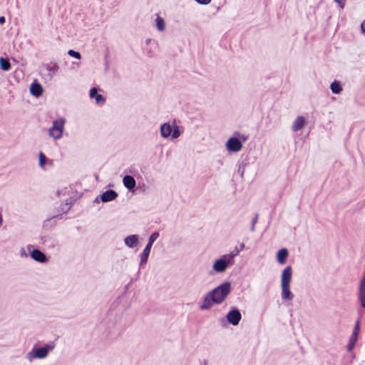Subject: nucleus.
Listing matches in <instances>:
<instances>
[{"mask_svg":"<svg viewBox=\"0 0 365 365\" xmlns=\"http://www.w3.org/2000/svg\"><path fill=\"white\" fill-rule=\"evenodd\" d=\"M155 26L159 31H163L165 29V22L160 16L157 15L155 19Z\"/></svg>","mask_w":365,"mask_h":365,"instance_id":"6ab92c4d","label":"nucleus"},{"mask_svg":"<svg viewBox=\"0 0 365 365\" xmlns=\"http://www.w3.org/2000/svg\"><path fill=\"white\" fill-rule=\"evenodd\" d=\"M117 196L118 193L115 190H109L104 192L101 195V200L103 202H107L115 200L117 197Z\"/></svg>","mask_w":365,"mask_h":365,"instance_id":"9d476101","label":"nucleus"},{"mask_svg":"<svg viewBox=\"0 0 365 365\" xmlns=\"http://www.w3.org/2000/svg\"><path fill=\"white\" fill-rule=\"evenodd\" d=\"M357 336H358V334L356 333V331H353V333L349 339V344L347 345V350L349 351H351L354 349L355 344L356 342V340H357Z\"/></svg>","mask_w":365,"mask_h":365,"instance_id":"a211bd4d","label":"nucleus"},{"mask_svg":"<svg viewBox=\"0 0 365 365\" xmlns=\"http://www.w3.org/2000/svg\"><path fill=\"white\" fill-rule=\"evenodd\" d=\"M46 160V156L42 153H40L38 155V161H39V165L41 168H44Z\"/></svg>","mask_w":365,"mask_h":365,"instance_id":"393cba45","label":"nucleus"},{"mask_svg":"<svg viewBox=\"0 0 365 365\" xmlns=\"http://www.w3.org/2000/svg\"><path fill=\"white\" fill-rule=\"evenodd\" d=\"M292 279V268L287 267L282 272L281 285L290 284Z\"/></svg>","mask_w":365,"mask_h":365,"instance_id":"1a4fd4ad","label":"nucleus"},{"mask_svg":"<svg viewBox=\"0 0 365 365\" xmlns=\"http://www.w3.org/2000/svg\"><path fill=\"white\" fill-rule=\"evenodd\" d=\"M181 133L182 131L175 124V121L172 123H165L160 126V135L163 138H168L171 136L173 139H176L180 136Z\"/></svg>","mask_w":365,"mask_h":365,"instance_id":"20e7f679","label":"nucleus"},{"mask_svg":"<svg viewBox=\"0 0 365 365\" xmlns=\"http://www.w3.org/2000/svg\"><path fill=\"white\" fill-rule=\"evenodd\" d=\"M32 247V250L31 251H34V252H36V251H38V250L36 249V248H34L32 246L31 247H29V250L31 251V249Z\"/></svg>","mask_w":365,"mask_h":365,"instance_id":"2f4dec72","label":"nucleus"},{"mask_svg":"<svg viewBox=\"0 0 365 365\" xmlns=\"http://www.w3.org/2000/svg\"><path fill=\"white\" fill-rule=\"evenodd\" d=\"M238 253L239 252H230V254L224 255L214 262L213 269L216 272H225L228 266L233 264L234 258Z\"/></svg>","mask_w":365,"mask_h":365,"instance_id":"7ed1b4c3","label":"nucleus"},{"mask_svg":"<svg viewBox=\"0 0 365 365\" xmlns=\"http://www.w3.org/2000/svg\"><path fill=\"white\" fill-rule=\"evenodd\" d=\"M5 22V18L4 16L0 17V24H3Z\"/></svg>","mask_w":365,"mask_h":365,"instance_id":"c756f323","label":"nucleus"},{"mask_svg":"<svg viewBox=\"0 0 365 365\" xmlns=\"http://www.w3.org/2000/svg\"><path fill=\"white\" fill-rule=\"evenodd\" d=\"M68 55L70 56L74 57V58H78V59H80L81 58V53L79 52L76 51L72 50V49L69 50L68 51Z\"/></svg>","mask_w":365,"mask_h":365,"instance_id":"a878e982","label":"nucleus"},{"mask_svg":"<svg viewBox=\"0 0 365 365\" xmlns=\"http://www.w3.org/2000/svg\"><path fill=\"white\" fill-rule=\"evenodd\" d=\"M158 237V233L154 232L153 233L150 238L148 245H146L145 248L143 251H150L152 247L153 243L157 240Z\"/></svg>","mask_w":365,"mask_h":365,"instance_id":"aec40b11","label":"nucleus"},{"mask_svg":"<svg viewBox=\"0 0 365 365\" xmlns=\"http://www.w3.org/2000/svg\"><path fill=\"white\" fill-rule=\"evenodd\" d=\"M21 255L27 257L29 255L33 259L38 262H46L48 257L46 256L44 252H21Z\"/></svg>","mask_w":365,"mask_h":365,"instance_id":"6e6552de","label":"nucleus"},{"mask_svg":"<svg viewBox=\"0 0 365 365\" xmlns=\"http://www.w3.org/2000/svg\"><path fill=\"white\" fill-rule=\"evenodd\" d=\"M231 291V284L230 282H224L220 286L212 289L210 294L215 304H221Z\"/></svg>","mask_w":365,"mask_h":365,"instance_id":"f257e3e1","label":"nucleus"},{"mask_svg":"<svg viewBox=\"0 0 365 365\" xmlns=\"http://www.w3.org/2000/svg\"><path fill=\"white\" fill-rule=\"evenodd\" d=\"M361 29L363 33L365 34V21H364L361 24Z\"/></svg>","mask_w":365,"mask_h":365,"instance_id":"cd10ccee","label":"nucleus"},{"mask_svg":"<svg viewBox=\"0 0 365 365\" xmlns=\"http://www.w3.org/2000/svg\"><path fill=\"white\" fill-rule=\"evenodd\" d=\"M331 91L335 93V94H338L341 92V86L339 85V83L336 81H334L331 84Z\"/></svg>","mask_w":365,"mask_h":365,"instance_id":"4be33fe9","label":"nucleus"},{"mask_svg":"<svg viewBox=\"0 0 365 365\" xmlns=\"http://www.w3.org/2000/svg\"><path fill=\"white\" fill-rule=\"evenodd\" d=\"M138 240V237L135 235H130L125 238V245L130 248H133L134 246L137 244Z\"/></svg>","mask_w":365,"mask_h":365,"instance_id":"f3484780","label":"nucleus"},{"mask_svg":"<svg viewBox=\"0 0 365 365\" xmlns=\"http://www.w3.org/2000/svg\"><path fill=\"white\" fill-rule=\"evenodd\" d=\"M54 348L55 344L53 342L48 343L42 347L34 348L26 354V359L29 361H32L34 359H44L48 356L49 351Z\"/></svg>","mask_w":365,"mask_h":365,"instance_id":"f03ea898","label":"nucleus"},{"mask_svg":"<svg viewBox=\"0 0 365 365\" xmlns=\"http://www.w3.org/2000/svg\"><path fill=\"white\" fill-rule=\"evenodd\" d=\"M226 318L230 324L233 326H237L242 319V314L238 309L232 307L227 314Z\"/></svg>","mask_w":365,"mask_h":365,"instance_id":"423d86ee","label":"nucleus"},{"mask_svg":"<svg viewBox=\"0 0 365 365\" xmlns=\"http://www.w3.org/2000/svg\"><path fill=\"white\" fill-rule=\"evenodd\" d=\"M30 93L35 97H39L43 92V88L41 84L35 83L30 86Z\"/></svg>","mask_w":365,"mask_h":365,"instance_id":"dca6fc26","label":"nucleus"},{"mask_svg":"<svg viewBox=\"0 0 365 365\" xmlns=\"http://www.w3.org/2000/svg\"><path fill=\"white\" fill-rule=\"evenodd\" d=\"M289 252H277V261L279 264H284L288 257Z\"/></svg>","mask_w":365,"mask_h":365,"instance_id":"5701e85b","label":"nucleus"},{"mask_svg":"<svg viewBox=\"0 0 365 365\" xmlns=\"http://www.w3.org/2000/svg\"><path fill=\"white\" fill-rule=\"evenodd\" d=\"M0 67L3 71H9L11 68V64L8 60L0 58Z\"/></svg>","mask_w":365,"mask_h":365,"instance_id":"412c9836","label":"nucleus"},{"mask_svg":"<svg viewBox=\"0 0 365 365\" xmlns=\"http://www.w3.org/2000/svg\"><path fill=\"white\" fill-rule=\"evenodd\" d=\"M306 124V120L302 116H297L293 122L292 129L293 131L297 132L303 128Z\"/></svg>","mask_w":365,"mask_h":365,"instance_id":"9b49d317","label":"nucleus"},{"mask_svg":"<svg viewBox=\"0 0 365 365\" xmlns=\"http://www.w3.org/2000/svg\"><path fill=\"white\" fill-rule=\"evenodd\" d=\"M65 123L66 120L63 118L54 120L49 129V135L56 140L60 139L63 135Z\"/></svg>","mask_w":365,"mask_h":365,"instance_id":"39448f33","label":"nucleus"},{"mask_svg":"<svg viewBox=\"0 0 365 365\" xmlns=\"http://www.w3.org/2000/svg\"><path fill=\"white\" fill-rule=\"evenodd\" d=\"M56 68H57V66H55L54 68L49 69V71H53Z\"/></svg>","mask_w":365,"mask_h":365,"instance_id":"473e14b6","label":"nucleus"},{"mask_svg":"<svg viewBox=\"0 0 365 365\" xmlns=\"http://www.w3.org/2000/svg\"><path fill=\"white\" fill-rule=\"evenodd\" d=\"M213 304H215V302L212 300V297H211L210 294L209 293L203 299L202 303L200 306V309L202 310L209 309L212 307Z\"/></svg>","mask_w":365,"mask_h":365,"instance_id":"ddd939ff","label":"nucleus"},{"mask_svg":"<svg viewBox=\"0 0 365 365\" xmlns=\"http://www.w3.org/2000/svg\"><path fill=\"white\" fill-rule=\"evenodd\" d=\"M124 186L128 190H133L135 185L136 182L134 178L131 175H125L123 179Z\"/></svg>","mask_w":365,"mask_h":365,"instance_id":"2eb2a0df","label":"nucleus"},{"mask_svg":"<svg viewBox=\"0 0 365 365\" xmlns=\"http://www.w3.org/2000/svg\"><path fill=\"white\" fill-rule=\"evenodd\" d=\"M279 251L284 252V251H287V250L286 249L283 248V249L280 250Z\"/></svg>","mask_w":365,"mask_h":365,"instance_id":"f704fd0d","label":"nucleus"},{"mask_svg":"<svg viewBox=\"0 0 365 365\" xmlns=\"http://www.w3.org/2000/svg\"><path fill=\"white\" fill-rule=\"evenodd\" d=\"M334 1L339 4L341 9L344 7L345 0H334Z\"/></svg>","mask_w":365,"mask_h":365,"instance_id":"bb28decb","label":"nucleus"},{"mask_svg":"<svg viewBox=\"0 0 365 365\" xmlns=\"http://www.w3.org/2000/svg\"><path fill=\"white\" fill-rule=\"evenodd\" d=\"M282 287V298L284 300H292L294 294L290 291V284L281 285Z\"/></svg>","mask_w":365,"mask_h":365,"instance_id":"f8f14e48","label":"nucleus"},{"mask_svg":"<svg viewBox=\"0 0 365 365\" xmlns=\"http://www.w3.org/2000/svg\"><path fill=\"white\" fill-rule=\"evenodd\" d=\"M150 252H142L140 255V266L143 267L144 266L148 261V257H149Z\"/></svg>","mask_w":365,"mask_h":365,"instance_id":"b1692460","label":"nucleus"},{"mask_svg":"<svg viewBox=\"0 0 365 365\" xmlns=\"http://www.w3.org/2000/svg\"><path fill=\"white\" fill-rule=\"evenodd\" d=\"M56 195H57L58 196H59V195H60V191H59V190H58V191L56 192Z\"/></svg>","mask_w":365,"mask_h":365,"instance_id":"72a5a7b5","label":"nucleus"},{"mask_svg":"<svg viewBox=\"0 0 365 365\" xmlns=\"http://www.w3.org/2000/svg\"><path fill=\"white\" fill-rule=\"evenodd\" d=\"M226 148L229 151L239 152L242 148L241 141L237 138H230L226 143Z\"/></svg>","mask_w":365,"mask_h":365,"instance_id":"0eeeda50","label":"nucleus"},{"mask_svg":"<svg viewBox=\"0 0 365 365\" xmlns=\"http://www.w3.org/2000/svg\"><path fill=\"white\" fill-rule=\"evenodd\" d=\"M359 322H356L355 327H354V329L353 331H356V333L358 334L359 333Z\"/></svg>","mask_w":365,"mask_h":365,"instance_id":"c85d7f7f","label":"nucleus"},{"mask_svg":"<svg viewBox=\"0 0 365 365\" xmlns=\"http://www.w3.org/2000/svg\"><path fill=\"white\" fill-rule=\"evenodd\" d=\"M90 97L91 98H94L96 103L98 104H102L106 101L105 98L102 95L98 93V90L96 88L91 89Z\"/></svg>","mask_w":365,"mask_h":365,"instance_id":"4468645a","label":"nucleus"},{"mask_svg":"<svg viewBox=\"0 0 365 365\" xmlns=\"http://www.w3.org/2000/svg\"><path fill=\"white\" fill-rule=\"evenodd\" d=\"M256 220H257L255 219V220L253 221L252 226V227H251V230H252V231H254V230H255V225Z\"/></svg>","mask_w":365,"mask_h":365,"instance_id":"7c9ffc66","label":"nucleus"}]
</instances>
